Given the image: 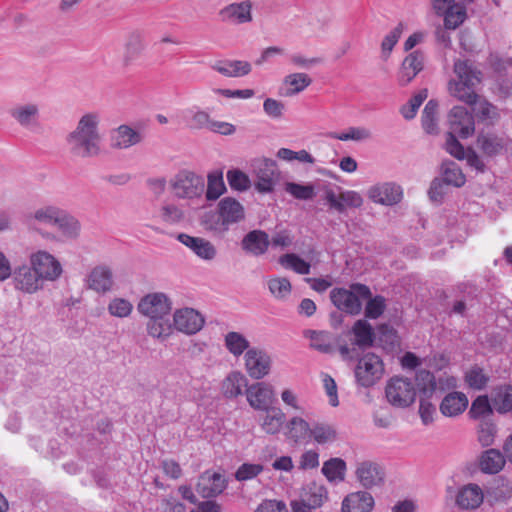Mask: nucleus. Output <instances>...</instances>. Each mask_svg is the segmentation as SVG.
Segmentation results:
<instances>
[{"label": "nucleus", "mask_w": 512, "mask_h": 512, "mask_svg": "<svg viewBox=\"0 0 512 512\" xmlns=\"http://www.w3.org/2000/svg\"><path fill=\"white\" fill-rule=\"evenodd\" d=\"M213 69L226 77H240L250 73L251 65L247 61L227 60L216 62Z\"/></svg>", "instance_id": "f704fd0d"}, {"label": "nucleus", "mask_w": 512, "mask_h": 512, "mask_svg": "<svg viewBox=\"0 0 512 512\" xmlns=\"http://www.w3.org/2000/svg\"><path fill=\"white\" fill-rule=\"evenodd\" d=\"M269 246V236L263 230H252L241 240L242 250L255 257L264 255L268 251Z\"/></svg>", "instance_id": "aec40b11"}, {"label": "nucleus", "mask_w": 512, "mask_h": 512, "mask_svg": "<svg viewBox=\"0 0 512 512\" xmlns=\"http://www.w3.org/2000/svg\"><path fill=\"white\" fill-rule=\"evenodd\" d=\"M424 68V55L416 50L409 53L403 60L398 82L401 86L408 85Z\"/></svg>", "instance_id": "a211bd4d"}, {"label": "nucleus", "mask_w": 512, "mask_h": 512, "mask_svg": "<svg viewBox=\"0 0 512 512\" xmlns=\"http://www.w3.org/2000/svg\"><path fill=\"white\" fill-rule=\"evenodd\" d=\"M226 349L235 357H239L249 348V341L239 332H228L224 338Z\"/></svg>", "instance_id": "49530a36"}, {"label": "nucleus", "mask_w": 512, "mask_h": 512, "mask_svg": "<svg viewBox=\"0 0 512 512\" xmlns=\"http://www.w3.org/2000/svg\"><path fill=\"white\" fill-rule=\"evenodd\" d=\"M477 145L486 156H496L504 149V141L492 133H481L477 138Z\"/></svg>", "instance_id": "ea45409f"}, {"label": "nucleus", "mask_w": 512, "mask_h": 512, "mask_svg": "<svg viewBox=\"0 0 512 512\" xmlns=\"http://www.w3.org/2000/svg\"><path fill=\"white\" fill-rule=\"evenodd\" d=\"M133 309L132 303L124 298H114L108 305V311L112 316L124 318L128 317Z\"/></svg>", "instance_id": "680f3d73"}, {"label": "nucleus", "mask_w": 512, "mask_h": 512, "mask_svg": "<svg viewBox=\"0 0 512 512\" xmlns=\"http://www.w3.org/2000/svg\"><path fill=\"white\" fill-rule=\"evenodd\" d=\"M449 133L457 134L461 138H467L474 133V118L468 110L462 106L453 107L448 115Z\"/></svg>", "instance_id": "f8f14e48"}, {"label": "nucleus", "mask_w": 512, "mask_h": 512, "mask_svg": "<svg viewBox=\"0 0 512 512\" xmlns=\"http://www.w3.org/2000/svg\"><path fill=\"white\" fill-rule=\"evenodd\" d=\"M138 311L149 318H163L171 311V302L164 293L144 296L138 303Z\"/></svg>", "instance_id": "9d476101"}, {"label": "nucleus", "mask_w": 512, "mask_h": 512, "mask_svg": "<svg viewBox=\"0 0 512 512\" xmlns=\"http://www.w3.org/2000/svg\"><path fill=\"white\" fill-rule=\"evenodd\" d=\"M245 218L243 205L232 197L221 199L216 209L206 211L201 217L203 228L214 236L223 237L234 224Z\"/></svg>", "instance_id": "f257e3e1"}, {"label": "nucleus", "mask_w": 512, "mask_h": 512, "mask_svg": "<svg viewBox=\"0 0 512 512\" xmlns=\"http://www.w3.org/2000/svg\"><path fill=\"white\" fill-rule=\"evenodd\" d=\"M227 487L225 477L218 472L204 471L196 484L197 493L203 498H213L220 495Z\"/></svg>", "instance_id": "ddd939ff"}, {"label": "nucleus", "mask_w": 512, "mask_h": 512, "mask_svg": "<svg viewBox=\"0 0 512 512\" xmlns=\"http://www.w3.org/2000/svg\"><path fill=\"white\" fill-rule=\"evenodd\" d=\"M311 346L322 353H331L333 351V344L330 333L313 331L311 335Z\"/></svg>", "instance_id": "bf43d9fd"}, {"label": "nucleus", "mask_w": 512, "mask_h": 512, "mask_svg": "<svg viewBox=\"0 0 512 512\" xmlns=\"http://www.w3.org/2000/svg\"><path fill=\"white\" fill-rule=\"evenodd\" d=\"M71 150L78 156H92L99 152L100 135L98 133V117L94 114L84 115L75 131L69 137Z\"/></svg>", "instance_id": "7ed1b4c3"}, {"label": "nucleus", "mask_w": 512, "mask_h": 512, "mask_svg": "<svg viewBox=\"0 0 512 512\" xmlns=\"http://www.w3.org/2000/svg\"><path fill=\"white\" fill-rule=\"evenodd\" d=\"M171 325L168 319L150 318L147 323V332L154 338L166 337L170 334Z\"/></svg>", "instance_id": "13d9d810"}, {"label": "nucleus", "mask_w": 512, "mask_h": 512, "mask_svg": "<svg viewBox=\"0 0 512 512\" xmlns=\"http://www.w3.org/2000/svg\"><path fill=\"white\" fill-rule=\"evenodd\" d=\"M352 333L355 336V344L357 346H372L374 341V331L372 326L366 320H357L352 327Z\"/></svg>", "instance_id": "79ce46f5"}, {"label": "nucleus", "mask_w": 512, "mask_h": 512, "mask_svg": "<svg viewBox=\"0 0 512 512\" xmlns=\"http://www.w3.org/2000/svg\"><path fill=\"white\" fill-rule=\"evenodd\" d=\"M268 289L276 299L283 300L290 295L292 286L289 279L285 277H275L268 281Z\"/></svg>", "instance_id": "6e6d98bb"}, {"label": "nucleus", "mask_w": 512, "mask_h": 512, "mask_svg": "<svg viewBox=\"0 0 512 512\" xmlns=\"http://www.w3.org/2000/svg\"><path fill=\"white\" fill-rule=\"evenodd\" d=\"M483 491L477 484L462 487L456 497L457 505L462 509H476L483 502Z\"/></svg>", "instance_id": "cd10ccee"}, {"label": "nucleus", "mask_w": 512, "mask_h": 512, "mask_svg": "<svg viewBox=\"0 0 512 512\" xmlns=\"http://www.w3.org/2000/svg\"><path fill=\"white\" fill-rule=\"evenodd\" d=\"M286 436L295 443H306L310 440L311 425L303 418L292 417L286 425Z\"/></svg>", "instance_id": "c756f323"}, {"label": "nucleus", "mask_w": 512, "mask_h": 512, "mask_svg": "<svg viewBox=\"0 0 512 512\" xmlns=\"http://www.w3.org/2000/svg\"><path fill=\"white\" fill-rule=\"evenodd\" d=\"M146 47L144 33L138 30L131 31L124 45L123 62L126 66L133 64L140 58Z\"/></svg>", "instance_id": "412c9836"}, {"label": "nucleus", "mask_w": 512, "mask_h": 512, "mask_svg": "<svg viewBox=\"0 0 512 512\" xmlns=\"http://www.w3.org/2000/svg\"><path fill=\"white\" fill-rule=\"evenodd\" d=\"M279 263L286 269H291L297 274L307 275L311 265L295 253H286L279 257Z\"/></svg>", "instance_id": "de8ad7c7"}, {"label": "nucleus", "mask_w": 512, "mask_h": 512, "mask_svg": "<svg viewBox=\"0 0 512 512\" xmlns=\"http://www.w3.org/2000/svg\"><path fill=\"white\" fill-rule=\"evenodd\" d=\"M245 367L249 376L259 380L270 371L271 359L269 355L258 348H251L245 354Z\"/></svg>", "instance_id": "4468645a"}, {"label": "nucleus", "mask_w": 512, "mask_h": 512, "mask_svg": "<svg viewBox=\"0 0 512 512\" xmlns=\"http://www.w3.org/2000/svg\"><path fill=\"white\" fill-rule=\"evenodd\" d=\"M427 97V89L420 90L409 100L407 104L401 107L400 112L402 116L407 120L413 119L416 116L419 107L422 105V103L426 100Z\"/></svg>", "instance_id": "4d7b16f0"}, {"label": "nucleus", "mask_w": 512, "mask_h": 512, "mask_svg": "<svg viewBox=\"0 0 512 512\" xmlns=\"http://www.w3.org/2000/svg\"><path fill=\"white\" fill-rule=\"evenodd\" d=\"M37 112V107L30 104L13 109L11 114L21 125H28L36 116Z\"/></svg>", "instance_id": "69168bd1"}, {"label": "nucleus", "mask_w": 512, "mask_h": 512, "mask_svg": "<svg viewBox=\"0 0 512 512\" xmlns=\"http://www.w3.org/2000/svg\"><path fill=\"white\" fill-rule=\"evenodd\" d=\"M370 131L363 127H350L347 131L342 133H333L332 137L341 141H362L370 138Z\"/></svg>", "instance_id": "0e129e2a"}, {"label": "nucleus", "mask_w": 512, "mask_h": 512, "mask_svg": "<svg viewBox=\"0 0 512 512\" xmlns=\"http://www.w3.org/2000/svg\"><path fill=\"white\" fill-rule=\"evenodd\" d=\"M506 459L500 450L490 448L481 454L479 466L484 473L496 474L503 469Z\"/></svg>", "instance_id": "c85d7f7f"}, {"label": "nucleus", "mask_w": 512, "mask_h": 512, "mask_svg": "<svg viewBox=\"0 0 512 512\" xmlns=\"http://www.w3.org/2000/svg\"><path fill=\"white\" fill-rule=\"evenodd\" d=\"M384 373L381 358L374 353L363 355L354 369L356 383L364 388L374 386Z\"/></svg>", "instance_id": "6e6552de"}, {"label": "nucleus", "mask_w": 512, "mask_h": 512, "mask_svg": "<svg viewBox=\"0 0 512 512\" xmlns=\"http://www.w3.org/2000/svg\"><path fill=\"white\" fill-rule=\"evenodd\" d=\"M248 387L245 375L239 371L230 372L221 383V391L225 398L233 399L243 394Z\"/></svg>", "instance_id": "bb28decb"}, {"label": "nucleus", "mask_w": 512, "mask_h": 512, "mask_svg": "<svg viewBox=\"0 0 512 512\" xmlns=\"http://www.w3.org/2000/svg\"><path fill=\"white\" fill-rule=\"evenodd\" d=\"M160 211L162 220L168 224H176L184 217L183 211L174 204H166Z\"/></svg>", "instance_id": "774afa93"}, {"label": "nucleus", "mask_w": 512, "mask_h": 512, "mask_svg": "<svg viewBox=\"0 0 512 512\" xmlns=\"http://www.w3.org/2000/svg\"><path fill=\"white\" fill-rule=\"evenodd\" d=\"M205 181L202 176L192 171L182 170L171 180V188L176 191L193 192L203 191Z\"/></svg>", "instance_id": "4be33fe9"}, {"label": "nucleus", "mask_w": 512, "mask_h": 512, "mask_svg": "<svg viewBox=\"0 0 512 512\" xmlns=\"http://www.w3.org/2000/svg\"><path fill=\"white\" fill-rule=\"evenodd\" d=\"M323 475L330 481H343L346 472V462L341 458H331L323 463Z\"/></svg>", "instance_id": "a18cd8bd"}, {"label": "nucleus", "mask_w": 512, "mask_h": 512, "mask_svg": "<svg viewBox=\"0 0 512 512\" xmlns=\"http://www.w3.org/2000/svg\"><path fill=\"white\" fill-rule=\"evenodd\" d=\"M211 122L212 119L210 114L205 110L198 109L192 112L188 126L191 129H209Z\"/></svg>", "instance_id": "338daca9"}, {"label": "nucleus", "mask_w": 512, "mask_h": 512, "mask_svg": "<svg viewBox=\"0 0 512 512\" xmlns=\"http://www.w3.org/2000/svg\"><path fill=\"white\" fill-rule=\"evenodd\" d=\"M141 134L127 125H121L112 136L113 146L128 148L141 142Z\"/></svg>", "instance_id": "4c0bfd02"}, {"label": "nucleus", "mask_w": 512, "mask_h": 512, "mask_svg": "<svg viewBox=\"0 0 512 512\" xmlns=\"http://www.w3.org/2000/svg\"><path fill=\"white\" fill-rule=\"evenodd\" d=\"M468 406V398L462 392L451 391L442 399L439 409L447 417L458 416L463 413Z\"/></svg>", "instance_id": "b1692460"}, {"label": "nucleus", "mask_w": 512, "mask_h": 512, "mask_svg": "<svg viewBox=\"0 0 512 512\" xmlns=\"http://www.w3.org/2000/svg\"><path fill=\"white\" fill-rule=\"evenodd\" d=\"M264 411L266 415L261 423L262 429L271 435L279 433L285 421V413L279 407L274 406Z\"/></svg>", "instance_id": "58836bf2"}, {"label": "nucleus", "mask_w": 512, "mask_h": 512, "mask_svg": "<svg viewBox=\"0 0 512 512\" xmlns=\"http://www.w3.org/2000/svg\"><path fill=\"white\" fill-rule=\"evenodd\" d=\"M325 200L331 208L342 213L347 207L357 208L362 205L360 194H326Z\"/></svg>", "instance_id": "e433bc0d"}, {"label": "nucleus", "mask_w": 512, "mask_h": 512, "mask_svg": "<svg viewBox=\"0 0 512 512\" xmlns=\"http://www.w3.org/2000/svg\"><path fill=\"white\" fill-rule=\"evenodd\" d=\"M416 391L419 392L421 398L431 399L440 397L447 391L457 387V379L452 375H441L438 378L434 373L426 369H420L415 374Z\"/></svg>", "instance_id": "39448f33"}, {"label": "nucleus", "mask_w": 512, "mask_h": 512, "mask_svg": "<svg viewBox=\"0 0 512 512\" xmlns=\"http://www.w3.org/2000/svg\"><path fill=\"white\" fill-rule=\"evenodd\" d=\"M355 474L360 484L366 489L382 485L385 477L380 465L372 461L358 463Z\"/></svg>", "instance_id": "f3484780"}, {"label": "nucleus", "mask_w": 512, "mask_h": 512, "mask_svg": "<svg viewBox=\"0 0 512 512\" xmlns=\"http://www.w3.org/2000/svg\"><path fill=\"white\" fill-rule=\"evenodd\" d=\"M249 405L255 410L264 411L273 407L276 401L273 387L265 382H257L245 390Z\"/></svg>", "instance_id": "9b49d317"}, {"label": "nucleus", "mask_w": 512, "mask_h": 512, "mask_svg": "<svg viewBox=\"0 0 512 512\" xmlns=\"http://www.w3.org/2000/svg\"><path fill=\"white\" fill-rule=\"evenodd\" d=\"M368 302L365 307V317L369 319H377L379 318L386 309L385 298L381 295H376L375 297L367 299Z\"/></svg>", "instance_id": "052dcab7"}, {"label": "nucleus", "mask_w": 512, "mask_h": 512, "mask_svg": "<svg viewBox=\"0 0 512 512\" xmlns=\"http://www.w3.org/2000/svg\"><path fill=\"white\" fill-rule=\"evenodd\" d=\"M251 169L258 192H273L283 181V175L277 162L273 159L255 158L251 161Z\"/></svg>", "instance_id": "423d86ee"}, {"label": "nucleus", "mask_w": 512, "mask_h": 512, "mask_svg": "<svg viewBox=\"0 0 512 512\" xmlns=\"http://www.w3.org/2000/svg\"><path fill=\"white\" fill-rule=\"evenodd\" d=\"M264 470L263 465L254 463H243L235 472L237 481H247L254 479Z\"/></svg>", "instance_id": "e2e57ef3"}, {"label": "nucleus", "mask_w": 512, "mask_h": 512, "mask_svg": "<svg viewBox=\"0 0 512 512\" xmlns=\"http://www.w3.org/2000/svg\"><path fill=\"white\" fill-rule=\"evenodd\" d=\"M497 426L492 419H482L478 425V441L482 447L491 446L497 434Z\"/></svg>", "instance_id": "3c124183"}, {"label": "nucleus", "mask_w": 512, "mask_h": 512, "mask_svg": "<svg viewBox=\"0 0 512 512\" xmlns=\"http://www.w3.org/2000/svg\"><path fill=\"white\" fill-rule=\"evenodd\" d=\"M175 328L188 335L200 331L205 323L204 317L193 308H184L174 313Z\"/></svg>", "instance_id": "dca6fc26"}, {"label": "nucleus", "mask_w": 512, "mask_h": 512, "mask_svg": "<svg viewBox=\"0 0 512 512\" xmlns=\"http://www.w3.org/2000/svg\"><path fill=\"white\" fill-rule=\"evenodd\" d=\"M311 83L312 79L306 73L289 74L283 80V95L286 97L294 96L304 91Z\"/></svg>", "instance_id": "72a5a7b5"}, {"label": "nucleus", "mask_w": 512, "mask_h": 512, "mask_svg": "<svg viewBox=\"0 0 512 512\" xmlns=\"http://www.w3.org/2000/svg\"><path fill=\"white\" fill-rule=\"evenodd\" d=\"M464 381L469 388L482 390L487 386L489 376L484 373L481 367L474 365L465 373Z\"/></svg>", "instance_id": "603ef678"}, {"label": "nucleus", "mask_w": 512, "mask_h": 512, "mask_svg": "<svg viewBox=\"0 0 512 512\" xmlns=\"http://www.w3.org/2000/svg\"><path fill=\"white\" fill-rule=\"evenodd\" d=\"M63 209L47 205L36 209L34 212L25 214V222L28 225H32L33 221H37L42 224L55 226L59 215Z\"/></svg>", "instance_id": "7c9ffc66"}, {"label": "nucleus", "mask_w": 512, "mask_h": 512, "mask_svg": "<svg viewBox=\"0 0 512 512\" xmlns=\"http://www.w3.org/2000/svg\"><path fill=\"white\" fill-rule=\"evenodd\" d=\"M491 403L499 414H506L512 408V385H499L492 389Z\"/></svg>", "instance_id": "2f4dec72"}, {"label": "nucleus", "mask_w": 512, "mask_h": 512, "mask_svg": "<svg viewBox=\"0 0 512 512\" xmlns=\"http://www.w3.org/2000/svg\"><path fill=\"white\" fill-rule=\"evenodd\" d=\"M385 395L392 406L407 408L415 402L416 388L409 378L394 376L386 384Z\"/></svg>", "instance_id": "0eeeda50"}, {"label": "nucleus", "mask_w": 512, "mask_h": 512, "mask_svg": "<svg viewBox=\"0 0 512 512\" xmlns=\"http://www.w3.org/2000/svg\"><path fill=\"white\" fill-rule=\"evenodd\" d=\"M55 226L69 239L77 238L81 228L79 221L65 210L61 211V215H59Z\"/></svg>", "instance_id": "37998d69"}, {"label": "nucleus", "mask_w": 512, "mask_h": 512, "mask_svg": "<svg viewBox=\"0 0 512 512\" xmlns=\"http://www.w3.org/2000/svg\"><path fill=\"white\" fill-rule=\"evenodd\" d=\"M403 31L404 24L400 22L383 38L381 43V53L384 60L389 58Z\"/></svg>", "instance_id": "864d4df0"}, {"label": "nucleus", "mask_w": 512, "mask_h": 512, "mask_svg": "<svg viewBox=\"0 0 512 512\" xmlns=\"http://www.w3.org/2000/svg\"><path fill=\"white\" fill-rule=\"evenodd\" d=\"M300 500L313 509H316L321 507L324 502L328 500V491L324 485L312 482L303 489Z\"/></svg>", "instance_id": "473e14b6"}, {"label": "nucleus", "mask_w": 512, "mask_h": 512, "mask_svg": "<svg viewBox=\"0 0 512 512\" xmlns=\"http://www.w3.org/2000/svg\"><path fill=\"white\" fill-rule=\"evenodd\" d=\"M221 19L233 24H244L252 21V2L245 0L239 3H232L219 12Z\"/></svg>", "instance_id": "6ab92c4d"}, {"label": "nucleus", "mask_w": 512, "mask_h": 512, "mask_svg": "<svg viewBox=\"0 0 512 512\" xmlns=\"http://www.w3.org/2000/svg\"><path fill=\"white\" fill-rule=\"evenodd\" d=\"M493 409L491 399L487 395H480L472 401L468 414L470 418L481 421L489 419L488 417L493 414Z\"/></svg>", "instance_id": "c03bdc74"}, {"label": "nucleus", "mask_w": 512, "mask_h": 512, "mask_svg": "<svg viewBox=\"0 0 512 512\" xmlns=\"http://www.w3.org/2000/svg\"><path fill=\"white\" fill-rule=\"evenodd\" d=\"M89 288L99 293H106L112 289L113 274L109 267L100 265L93 268L88 276Z\"/></svg>", "instance_id": "a878e982"}, {"label": "nucleus", "mask_w": 512, "mask_h": 512, "mask_svg": "<svg viewBox=\"0 0 512 512\" xmlns=\"http://www.w3.org/2000/svg\"><path fill=\"white\" fill-rule=\"evenodd\" d=\"M11 275L15 288L25 293L32 294L43 287L42 280L31 264L16 267Z\"/></svg>", "instance_id": "2eb2a0df"}, {"label": "nucleus", "mask_w": 512, "mask_h": 512, "mask_svg": "<svg viewBox=\"0 0 512 512\" xmlns=\"http://www.w3.org/2000/svg\"><path fill=\"white\" fill-rule=\"evenodd\" d=\"M319 445L333 443L338 439L336 428L327 422H313L311 425L310 440Z\"/></svg>", "instance_id": "c9c22d12"}, {"label": "nucleus", "mask_w": 512, "mask_h": 512, "mask_svg": "<svg viewBox=\"0 0 512 512\" xmlns=\"http://www.w3.org/2000/svg\"><path fill=\"white\" fill-rule=\"evenodd\" d=\"M177 239L202 259L211 260L216 255L214 245L208 240L192 237L185 233L178 234Z\"/></svg>", "instance_id": "393cba45"}, {"label": "nucleus", "mask_w": 512, "mask_h": 512, "mask_svg": "<svg viewBox=\"0 0 512 512\" xmlns=\"http://www.w3.org/2000/svg\"><path fill=\"white\" fill-rule=\"evenodd\" d=\"M374 498L367 491H358L347 495L342 502V512H371Z\"/></svg>", "instance_id": "5701e85b"}, {"label": "nucleus", "mask_w": 512, "mask_h": 512, "mask_svg": "<svg viewBox=\"0 0 512 512\" xmlns=\"http://www.w3.org/2000/svg\"><path fill=\"white\" fill-rule=\"evenodd\" d=\"M370 297V288L361 283L351 284L350 289L337 287L330 292L332 303L339 310L350 315H358L362 309L361 300H366Z\"/></svg>", "instance_id": "20e7f679"}, {"label": "nucleus", "mask_w": 512, "mask_h": 512, "mask_svg": "<svg viewBox=\"0 0 512 512\" xmlns=\"http://www.w3.org/2000/svg\"><path fill=\"white\" fill-rule=\"evenodd\" d=\"M453 70L458 79L448 82L449 94L466 104H475L478 95L474 88L481 82V71L468 60H457Z\"/></svg>", "instance_id": "f03ea898"}, {"label": "nucleus", "mask_w": 512, "mask_h": 512, "mask_svg": "<svg viewBox=\"0 0 512 512\" xmlns=\"http://www.w3.org/2000/svg\"><path fill=\"white\" fill-rule=\"evenodd\" d=\"M226 176L232 190L243 192L251 187L249 176L239 169L228 170Z\"/></svg>", "instance_id": "5fc2aeb1"}, {"label": "nucleus", "mask_w": 512, "mask_h": 512, "mask_svg": "<svg viewBox=\"0 0 512 512\" xmlns=\"http://www.w3.org/2000/svg\"><path fill=\"white\" fill-rule=\"evenodd\" d=\"M437 112L438 103L435 100H429L424 107L421 117L422 127L428 134H434L438 130Z\"/></svg>", "instance_id": "8fccbe9b"}, {"label": "nucleus", "mask_w": 512, "mask_h": 512, "mask_svg": "<svg viewBox=\"0 0 512 512\" xmlns=\"http://www.w3.org/2000/svg\"><path fill=\"white\" fill-rule=\"evenodd\" d=\"M30 264L37 272L38 277L44 281H54L62 273L60 262L46 251H37L30 256Z\"/></svg>", "instance_id": "1a4fd4ad"}, {"label": "nucleus", "mask_w": 512, "mask_h": 512, "mask_svg": "<svg viewBox=\"0 0 512 512\" xmlns=\"http://www.w3.org/2000/svg\"><path fill=\"white\" fill-rule=\"evenodd\" d=\"M444 16V25L447 29H456L466 19V8L460 4H452L442 14Z\"/></svg>", "instance_id": "09e8293b"}, {"label": "nucleus", "mask_w": 512, "mask_h": 512, "mask_svg": "<svg viewBox=\"0 0 512 512\" xmlns=\"http://www.w3.org/2000/svg\"><path fill=\"white\" fill-rule=\"evenodd\" d=\"M441 170V181L446 185L459 188L465 184L466 177L455 162L443 163Z\"/></svg>", "instance_id": "a19ab883"}]
</instances>
